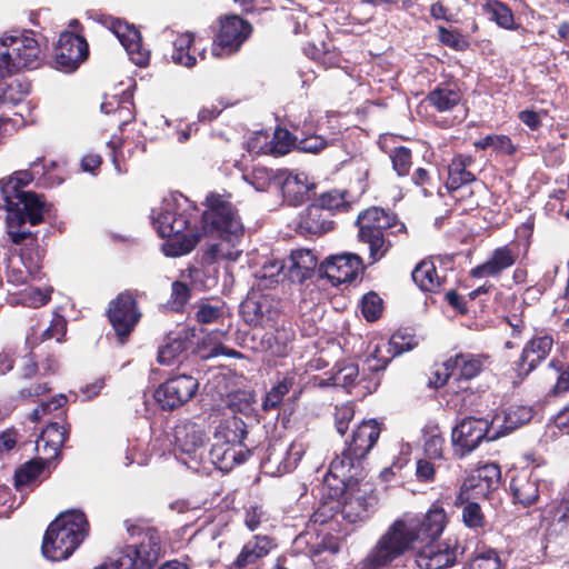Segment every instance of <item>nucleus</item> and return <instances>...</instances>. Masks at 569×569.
<instances>
[{
  "instance_id": "14",
  "label": "nucleus",
  "mask_w": 569,
  "mask_h": 569,
  "mask_svg": "<svg viewBox=\"0 0 569 569\" xmlns=\"http://www.w3.org/2000/svg\"><path fill=\"white\" fill-rule=\"evenodd\" d=\"M486 357L473 353H458L443 362V372L437 371V383L445 385L450 377L455 379H472L478 376L483 366Z\"/></svg>"
},
{
  "instance_id": "63",
  "label": "nucleus",
  "mask_w": 569,
  "mask_h": 569,
  "mask_svg": "<svg viewBox=\"0 0 569 569\" xmlns=\"http://www.w3.org/2000/svg\"><path fill=\"white\" fill-rule=\"evenodd\" d=\"M355 417V409L351 403H345L336 408L335 412V426L340 435H345L348 430L349 422Z\"/></svg>"
},
{
  "instance_id": "53",
  "label": "nucleus",
  "mask_w": 569,
  "mask_h": 569,
  "mask_svg": "<svg viewBox=\"0 0 569 569\" xmlns=\"http://www.w3.org/2000/svg\"><path fill=\"white\" fill-rule=\"evenodd\" d=\"M465 569H500V559L493 549L480 550Z\"/></svg>"
},
{
  "instance_id": "45",
  "label": "nucleus",
  "mask_w": 569,
  "mask_h": 569,
  "mask_svg": "<svg viewBox=\"0 0 569 569\" xmlns=\"http://www.w3.org/2000/svg\"><path fill=\"white\" fill-rule=\"evenodd\" d=\"M186 349V338L180 336L168 337L166 342L159 348L158 362L163 366H170Z\"/></svg>"
},
{
  "instance_id": "25",
  "label": "nucleus",
  "mask_w": 569,
  "mask_h": 569,
  "mask_svg": "<svg viewBox=\"0 0 569 569\" xmlns=\"http://www.w3.org/2000/svg\"><path fill=\"white\" fill-rule=\"evenodd\" d=\"M331 213L325 212L316 203L310 204L301 214L297 226L299 233L321 236L332 229Z\"/></svg>"
},
{
  "instance_id": "32",
  "label": "nucleus",
  "mask_w": 569,
  "mask_h": 569,
  "mask_svg": "<svg viewBox=\"0 0 569 569\" xmlns=\"http://www.w3.org/2000/svg\"><path fill=\"white\" fill-rule=\"evenodd\" d=\"M316 267L317 258L311 250H295L288 260V277L292 282H302L311 277Z\"/></svg>"
},
{
  "instance_id": "5",
  "label": "nucleus",
  "mask_w": 569,
  "mask_h": 569,
  "mask_svg": "<svg viewBox=\"0 0 569 569\" xmlns=\"http://www.w3.org/2000/svg\"><path fill=\"white\" fill-rule=\"evenodd\" d=\"M124 525L130 536L143 535V540L138 546L124 547L94 569H149L158 561L161 553L158 531L140 520L129 519Z\"/></svg>"
},
{
  "instance_id": "36",
  "label": "nucleus",
  "mask_w": 569,
  "mask_h": 569,
  "mask_svg": "<svg viewBox=\"0 0 569 569\" xmlns=\"http://www.w3.org/2000/svg\"><path fill=\"white\" fill-rule=\"evenodd\" d=\"M258 17L251 16V20L236 13L221 14L217 19L218 36H251L253 23H259Z\"/></svg>"
},
{
  "instance_id": "42",
  "label": "nucleus",
  "mask_w": 569,
  "mask_h": 569,
  "mask_svg": "<svg viewBox=\"0 0 569 569\" xmlns=\"http://www.w3.org/2000/svg\"><path fill=\"white\" fill-rule=\"evenodd\" d=\"M244 423L236 417L220 423L216 433L214 442H226L228 445L243 446L242 441L246 436Z\"/></svg>"
},
{
  "instance_id": "35",
  "label": "nucleus",
  "mask_w": 569,
  "mask_h": 569,
  "mask_svg": "<svg viewBox=\"0 0 569 569\" xmlns=\"http://www.w3.org/2000/svg\"><path fill=\"white\" fill-rule=\"evenodd\" d=\"M473 163V158L466 154H457L448 166V180L446 186L449 190H457L463 184L476 180L475 174L468 170Z\"/></svg>"
},
{
  "instance_id": "60",
  "label": "nucleus",
  "mask_w": 569,
  "mask_h": 569,
  "mask_svg": "<svg viewBox=\"0 0 569 569\" xmlns=\"http://www.w3.org/2000/svg\"><path fill=\"white\" fill-rule=\"evenodd\" d=\"M359 375L358 366L355 363H347L335 372L332 376L333 385L349 388L355 385Z\"/></svg>"
},
{
  "instance_id": "16",
  "label": "nucleus",
  "mask_w": 569,
  "mask_h": 569,
  "mask_svg": "<svg viewBox=\"0 0 569 569\" xmlns=\"http://www.w3.org/2000/svg\"><path fill=\"white\" fill-rule=\"evenodd\" d=\"M509 488L513 503L528 508L535 505L540 497L541 480L533 471L522 469L511 477Z\"/></svg>"
},
{
  "instance_id": "47",
  "label": "nucleus",
  "mask_w": 569,
  "mask_h": 569,
  "mask_svg": "<svg viewBox=\"0 0 569 569\" xmlns=\"http://www.w3.org/2000/svg\"><path fill=\"white\" fill-rule=\"evenodd\" d=\"M129 59L139 67H146L150 60V50L144 47L142 38H118Z\"/></svg>"
},
{
  "instance_id": "50",
  "label": "nucleus",
  "mask_w": 569,
  "mask_h": 569,
  "mask_svg": "<svg viewBox=\"0 0 569 569\" xmlns=\"http://www.w3.org/2000/svg\"><path fill=\"white\" fill-rule=\"evenodd\" d=\"M487 12L498 26L505 29H512L515 24L513 13L511 9L499 0H493L487 4Z\"/></svg>"
},
{
  "instance_id": "23",
  "label": "nucleus",
  "mask_w": 569,
  "mask_h": 569,
  "mask_svg": "<svg viewBox=\"0 0 569 569\" xmlns=\"http://www.w3.org/2000/svg\"><path fill=\"white\" fill-rule=\"evenodd\" d=\"M273 548L272 539L268 536L256 535L247 541L233 562L231 568L244 569L248 566L254 565L258 560L264 558Z\"/></svg>"
},
{
  "instance_id": "6",
  "label": "nucleus",
  "mask_w": 569,
  "mask_h": 569,
  "mask_svg": "<svg viewBox=\"0 0 569 569\" xmlns=\"http://www.w3.org/2000/svg\"><path fill=\"white\" fill-rule=\"evenodd\" d=\"M246 38H211V53L216 58H226L237 52ZM203 40L210 38H177L173 42L174 50L172 52V60L184 67H193L197 62V57H204Z\"/></svg>"
},
{
  "instance_id": "33",
  "label": "nucleus",
  "mask_w": 569,
  "mask_h": 569,
  "mask_svg": "<svg viewBox=\"0 0 569 569\" xmlns=\"http://www.w3.org/2000/svg\"><path fill=\"white\" fill-rule=\"evenodd\" d=\"M553 345L550 336H541L531 339L522 350L520 358V369L529 372L545 360Z\"/></svg>"
},
{
  "instance_id": "34",
  "label": "nucleus",
  "mask_w": 569,
  "mask_h": 569,
  "mask_svg": "<svg viewBox=\"0 0 569 569\" xmlns=\"http://www.w3.org/2000/svg\"><path fill=\"white\" fill-rule=\"evenodd\" d=\"M362 458L356 457L350 452V448H347L337 456L330 463L329 473L341 481L342 485L351 483L357 481L355 476L358 475Z\"/></svg>"
},
{
  "instance_id": "37",
  "label": "nucleus",
  "mask_w": 569,
  "mask_h": 569,
  "mask_svg": "<svg viewBox=\"0 0 569 569\" xmlns=\"http://www.w3.org/2000/svg\"><path fill=\"white\" fill-rule=\"evenodd\" d=\"M390 232L377 230H359L358 238L369 247V259L371 263L380 261L390 250L392 243L389 239Z\"/></svg>"
},
{
  "instance_id": "64",
  "label": "nucleus",
  "mask_w": 569,
  "mask_h": 569,
  "mask_svg": "<svg viewBox=\"0 0 569 569\" xmlns=\"http://www.w3.org/2000/svg\"><path fill=\"white\" fill-rule=\"evenodd\" d=\"M462 520L469 528H480L483 526V515L478 503L467 502L462 509Z\"/></svg>"
},
{
  "instance_id": "3",
  "label": "nucleus",
  "mask_w": 569,
  "mask_h": 569,
  "mask_svg": "<svg viewBox=\"0 0 569 569\" xmlns=\"http://www.w3.org/2000/svg\"><path fill=\"white\" fill-rule=\"evenodd\" d=\"M186 207V199L170 194L151 210L154 229L160 237L168 238L162 244V251L168 257L189 253L200 240L199 233L186 232L192 223Z\"/></svg>"
},
{
  "instance_id": "52",
  "label": "nucleus",
  "mask_w": 569,
  "mask_h": 569,
  "mask_svg": "<svg viewBox=\"0 0 569 569\" xmlns=\"http://www.w3.org/2000/svg\"><path fill=\"white\" fill-rule=\"evenodd\" d=\"M297 137L292 138L291 133L286 129H277L272 140H269L270 153L283 156L288 153L292 146L297 147Z\"/></svg>"
},
{
  "instance_id": "17",
  "label": "nucleus",
  "mask_w": 569,
  "mask_h": 569,
  "mask_svg": "<svg viewBox=\"0 0 569 569\" xmlns=\"http://www.w3.org/2000/svg\"><path fill=\"white\" fill-rule=\"evenodd\" d=\"M88 52L86 38H59L54 49L57 68L63 72H72L87 58Z\"/></svg>"
},
{
  "instance_id": "21",
  "label": "nucleus",
  "mask_w": 569,
  "mask_h": 569,
  "mask_svg": "<svg viewBox=\"0 0 569 569\" xmlns=\"http://www.w3.org/2000/svg\"><path fill=\"white\" fill-rule=\"evenodd\" d=\"M380 425L376 419L362 421L352 432L348 447L358 458H365L376 445L380 436Z\"/></svg>"
},
{
  "instance_id": "2",
  "label": "nucleus",
  "mask_w": 569,
  "mask_h": 569,
  "mask_svg": "<svg viewBox=\"0 0 569 569\" xmlns=\"http://www.w3.org/2000/svg\"><path fill=\"white\" fill-rule=\"evenodd\" d=\"M32 180L33 176L28 170L17 171L7 180H0V191L8 210L7 232L14 244H20L32 236L31 231L21 230L26 221L37 226L43 221L47 211L46 203L39 196L21 190Z\"/></svg>"
},
{
  "instance_id": "19",
  "label": "nucleus",
  "mask_w": 569,
  "mask_h": 569,
  "mask_svg": "<svg viewBox=\"0 0 569 569\" xmlns=\"http://www.w3.org/2000/svg\"><path fill=\"white\" fill-rule=\"evenodd\" d=\"M412 349V345L405 343V337L395 333L389 341L381 340L370 351L367 358L368 368L371 371L383 370L389 361L397 355Z\"/></svg>"
},
{
  "instance_id": "15",
  "label": "nucleus",
  "mask_w": 569,
  "mask_h": 569,
  "mask_svg": "<svg viewBox=\"0 0 569 569\" xmlns=\"http://www.w3.org/2000/svg\"><path fill=\"white\" fill-rule=\"evenodd\" d=\"M320 268L332 284H341L352 281L359 274L362 259L356 253L343 252L328 257Z\"/></svg>"
},
{
  "instance_id": "10",
  "label": "nucleus",
  "mask_w": 569,
  "mask_h": 569,
  "mask_svg": "<svg viewBox=\"0 0 569 569\" xmlns=\"http://www.w3.org/2000/svg\"><path fill=\"white\" fill-rule=\"evenodd\" d=\"M500 469L495 463H487L478 468L462 483L459 500L467 502L470 499L487 498L500 482Z\"/></svg>"
},
{
  "instance_id": "38",
  "label": "nucleus",
  "mask_w": 569,
  "mask_h": 569,
  "mask_svg": "<svg viewBox=\"0 0 569 569\" xmlns=\"http://www.w3.org/2000/svg\"><path fill=\"white\" fill-rule=\"evenodd\" d=\"M415 283L425 292H437L443 282L436 266L429 260H423L416 266L411 273Z\"/></svg>"
},
{
  "instance_id": "28",
  "label": "nucleus",
  "mask_w": 569,
  "mask_h": 569,
  "mask_svg": "<svg viewBox=\"0 0 569 569\" xmlns=\"http://www.w3.org/2000/svg\"><path fill=\"white\" fill-rule=\"evenodd\" d=\"M532 418V410L526 406H510L502 417L496 416L491 420V428L493 429L490 438L497 439L498 437L513 431L520 426L529 422Z\"/></svg>"
},
{
  "instance_id": "58",
  "label": "nucleus",
  "mask_w": 569,
  "mask_h": 569,
  "mask_svg": "<svg viewBox=\"0 0 569 569\" xmlns=\"http://www.w3.org/2000/svg\"><path fill=\"white\" fill-rule=\"evenodd\" d=\"M315 203L321 207L325 212L331 213L333 210L346 207L347 201L343 193L332 190L322 193Z\"/></svg>"
},
{
  "instance_id": "8",
  "label": "nucleus",
  "mask_w": 569,
  "mask_h": 569,
  "mask_svg": "<svg viewBox=\"0 0 569 569\" xmlns=\"http://www.w3.org/2000/svg\"><path fill=\"white\" fill-rule=\"evenodd\" d=\"M199 388L198 380L189 375L168 379L154 391V399L164 410H172L190 401Z\"/></svg>"
},
{
  "instance_id": "29",
  "label": "nucleus",
  "mask_w": 569,
  "mask_h": 569,
  "mask_svg": "<svg viewBox=\"0 0 569 569\" xmlns=\"http://www.w3.org/2000/svg\"><path fill=\"white\" fill-rule=\"evenodd\" d=\"M241 313L248 325L264 326L272 319V299L266 295L249 297L241 305Z\"/></svg>"
},
{
  "instance_id": "56",
  "label": "nucleus",
  "mask_w": 569,
  "mask_h": 569,
  "mask_svg": "<svg viewBox=\"0 0 569 569\" xmlns=\"http://www.w3.org/2000/svg\"><path fill=\"white\" fill-rule=\"evenodd\" d=\"M382 311V300L375 293L369 292L361 300V312L368 321L377 320Z\"/></svg>"
},
{
  "instance_id": "41",
  "label": "nucleus",
  "mask_w": 569,
  "mask_h": 569,
  "mask_svg": "<svg viewBox=\"0 0 569 569\" xmlns=\"http://www.w3.org/2000/svg\"><path fill=\"white\" fill-rule=\"evenodd\" d=\"M306 53L325 67L333 66L339 61L338 52L331 38H316V41L306 48Z\"/></svg>"
},
{
  "instance_id": "30",
  "label": "nucleus",
  "mask_w": 569,
  "mask_h": 569,
  "mask_svg": "<svg viewBox=\"0 0 569 569\" xmlns=\"http://www.w3.org/2000/svg\"><path fill=\"white\" fill-rule=\"evenodd\" d=\"M359 230H377L381 232H389L390 229L397 228V231H403L405 224L398 222L397 217L387 212L383 209L373 207L363 211L358 217Z\"/></svg>"
},
{
  "instance_id": "4",
  "label": "nucleus",
  "mask_w": 569,
  "mask_h": 569,
  "mask_svg": "<svg viewBox=\"0 0 569 569\" xmlns=\"http://www.w3.org/2000/svg\"><path fill=\"white\" fill-rule=\"evenodd\" d=\"M89 523L86 515L70 510L50 523L43 538L42 553L52 561L67 559L88 535Z\"/></svg>"
},
{
  "instance_id": "51",
  "label": "nucleus",
  "mask_w": 569,
  "mask_h": 569,
  "mask_svg": "<svg viewBox=\"0 0 569 569\" xmlns=\"http://www.w3.org/2000/svg\"><path fill=\"white\" fill-rule=\"evenodd\" d=\"M196 308V320L203 325L218 322L224 315L223 303L212 305L210 302L202 301L199 302Z\"/></svg>"
},
{
  "instance_id": "59",
  "label": "nucleus",
  "mask_w": 569,
  "mask_h": 569,
  "mask_svg": "<svg viewBox=\"0 0 569 569\" xmlns=\"http://www.w3.org/2000/svg\"><path fill=\"white\" fill-rule=\"evenodd\" d=\"M287 264L280 260H270L266 262L258 272V278L264 281V286H271L278 282V278L282 273Z\"/></svg>"
},
{
  "instance_id": "27",
  "label": "nucleus",
  "mask_w": 569,
  "mask_h": 569,
  "mask_svg": "<svg viewBox=\"0 0 569 569\" xmlns=\"http://www.w3.org/2000/svg\"><path fill=\"white\" fill-rule=\"evenodd\" d=\"M516 260V253L509 247L503 246L493 250L483 263L471 269L470 274L475 278L497 277L513 266Z\"/></svg>"
},
{
  "instance_id": "31",
  "label": "nucleus",
  "mask_w": 569,
  "mask_h": 569,
  "mask_svg": "<svg viewBox=\"0 0 569 569\" xmlns=\"http://www.w3.org/2000/svg\"><path fill=\"white\" fill-rule=\"evenodd\" d=\"M296 373L288 372L266 393L261 408L263 411L277 410L282 405L284 397L293 391L292 399L297 400L301 395V389H296Z\"/></svg>"
},
{
  "instance_id": "54",
  "label": "nucleus",
  "mask_w": 569,
  "mask_h": 569,
  "mask_svg": "<svg viewBox=\"0 0 569 569\" xmlns=\"http://www.w3.org/2000/svg\"><path fill=\"white\" fill-rule=\"evenodd\" d=\"M101 23L113 33V36H141L138 28L120 18L104 17Z\"/></svg>"
},
{
  "instance_id": "12",
  "label": "nucleus",
  "mask_w": 569,
  "mask_h": 569,
  "mask_svg": "<svg viewBox=\"0 0 569 569\" xmlns=\"http://www.w3.org/2000/svg\"><path fill=\"white\" fill-rule=\"evenodd\" d=\"M108 316L121 343H123L124 338L129 336L140 318L136 300L129 293H120L110 302Z\"/></svg>"
},
{
  "instance_id": "43",
  "label": "nucleus",
  "mask_w": 569,
  "mask_h": 569,
  "mask_svg": "<svg viewBox=\"0 0 569 569\" xmlns=\"http://www.w3.org/2000/svg\"><path fill=\"white\" fill-rule=\"evenodd\" d=\"M66 319L62 316L56 315L52 318L50 326L42 331L40 339L36 337L37 330L32 327L31 332H29L26 337V345L28 348L33 349L40 341L54 339L56 341L60 342L66 333Z\"/></svg>"
},
{
  "instance_id": "62",
  "label": "nucleus",
  "mask_w": 569,
  "mask_h": 569,
  "mask_svg": "<svg viewBox=\"0 0 569 569\" xmlns=\"http://www.w3.org/2000/svg\"><path fill=\"white\" fill-rule=\"evenodd\" d=\"M190 299V289L189 287L180 281H176L172 283L171 299L170 305L171 308L176 311L182 310V308L187 305Z\"/></svg>"
},
{
  "instance_id": "48",
  "label": "nucleus",
  "mask_w": 569,
  "mask_h": 569,
  "mask_svg": "<svg viewBox=\"0 0 569 569\" xmlns=\"http://www.w3.org/2000/svg\"><path fill=\"white\" fill-rule=\"evenodd\" d=\"M47 463L48 462L40 458V460H31L20 468L14 476V485L17 489L21 490L22 488L37 482L43 471L44 465Z\"/></svg>"
},
{
  "instance_id": "39",
  "label": "nucleus",
  "mask_w": 569,
  "mask_h": 569,
  "mask_svg": "<svg viewBox=\"0 0 569 569\" xmlns=\"http://www.w3.org/2000/svg\"><path fill=\"white\" fill-rule=\"evenodd\" d=\"M12 56L10 54V50L7 46L6 38H0V93L6 92L8 87L13 86L11 91L12 94L19 96L20 91L27 89V94L29 93V87L27 84L20 83L18 80H13L10 83H4L2 80L12 76L14 71V63L12 62Z\"/></svg>"
},
{
  "instance_id": "44",
  "label": "nucleus",
  "mask_w": 569,
  "mask_h": 569,
  "mask_svg": "<svg viewBox=\"0 0 569 569\" xmlns=\"http://www.w3.org/2000/svg\"><path fill=\"white\" fill-rule=\"evenodd\" d=\"M423 439H425V455L428 459L431 460H441L445 439L442 433L436 423H428L423 428Z\"/></svg>"
},
{
  "instance_id": "24",
  "label": "nucleus",
  "mask_w": 569,
  "mask_h": 569,
  "mask_svg": "<svg viewBox=\"0 0 569 569\" xmlns=\"http://www.w3.org/2000/svg\"><path fill=\"white\" fill-rule=\"evenodd\" d=\"M176 446L184 453H196L206 441L204 429L192 421H180L173 430Z\"/></svg>"
},
{
  "instance_id": "20",
  "label": "nucleus",
  "mask_w": 569,
  "mask_h": 569,
  "mask_svg": "<svg viewBox=\"0 0 569 569\" xmlns=\"http://www.w3.org/2000/svg\"><path fill=\"white\" fill-rule=\"evenodd\" d=\"M216 236L218 237V241L208 244L203 253V260L208 263L237 261L242 253V249L240 248L242 237H233V234Z\"/></svg>"
},
{
  "instance_id": "7",
  "label": "nucleus",
  "mask_w": 569,
  "mask_h": 569,
  "mask_svg": "<svg viewBox=\"0 0 569 569\" xmlns=\"http://www.w3.org/2000/svg\"><path fill=\"white\" fill-rule=\"evenodd\" d=\"M229 198L218 193L207 196V210L202 216L204 228L213 234L243 237L242 221Z\"/></svg>"
},
{
  "instance_id": "13",
  "label": "nucleus",
  "mask_w": 569,
  "mask_h": 569,
  "mask_svg": "<svg viewBox=\"0 0 569 569\" xmlns=\"http://www.w3.org/2000/svg\"><path fill=\"white\" fill-rule=\"evenodd\" d=\"M295 332L290 327H279L273 331L253 333L250 338V348L254 352L264 353L268 357H287L291 350Z\"/></svg>"
},
{
  "instance_id": "18",
  "label": "nucleus",
  "mask_w": 569,
  "mask_h": 569,
  "mask_svg": "<svg viewBox=\"0 0 569 569\" xmlns=\"http://www.w3.org/2000/svg\"><path fill=\"white\" fill-rule=\"evenodd\" d=\"M6 40L16 72L22 68L33 69L39 66L41 49L36 38H6Z\"/></svg>"
},
{
  "instance_id": "9",
  "label": "nucleus",
  "mask_w": 569,
  "mask_h": 569,
  "mask_svg": "<svg viewBox=\"0 0 569 569\" xmlns=\"http://www.w3.org/2000/svg\"><path fill=\"white\" fill-rule=\"evenodd\" d=\"M341 512L349 522H357L368 517L369 509L373 506L375 497L372 486L369 482L355 481L346 483Z\"/></svg>"
},
{
  "instance_id": "1",
  "label": "nucleus",
  "mask_w": 569,
  "mask_h": 569,
  "mask_svg": "<svg viewBox=\"0 0 569 569\" xmlns=\"http://www.w3.org/2000/svg\"><path fill=\"white\" fill-rule=\"evenodd\" d=\"M447 522L442 507L433 505L423 517L405 515L397 519L371 548L362 563L366 569H388L391 562L419 543L426 547L416 555L419 569H443L455 563L458 543L448 539L430 543L438 538Z\"/></svg>"
},
{
  "instance_id": "61",
  "label": "nucleus",
  "mask_w": 569,
  "mask_h": 569,
  "mask_svg": "<svg viewBox=\"0 0 569 569\" xmlns=\"http://www.w3.org/2000/svg\"><path fill=\"white\" fill-rule=\"evenodd\" d=\"M393 169L399 176H406L411 166V151L406 147L395 148L390 154Z\"/></svg>"
},
{
  "instance_id": "46",
  "label": "nucleus",
  "mask_w": 569,
  "mask_h": 569,
  "mask_svg": "<svg viewBox=\"0 0 569 569\" xmlns=\"http://www.w3.org/2000/svg\"><path fill=\"white\" fill-rule=\"evenodd\" d=\"M308 447L309 442L302 437L293 440L287 449L284 458L278 466V472L282 473L292 471L303 457Z\"/></svg>"
},
{
  "instance_id": "57",
  "label": "nucleus",
  "mask_w": 569,
  "mask_h": 569,
  "mask_svg": "<svg viewBox=\"0 0 569 569\" xmlns=\"http://www.w3.org/2000/svg\"><path fill=\"white\" fill-rule=\"evenodd\" d=\"M269 520L267 512L262 506H250L244 508L243 523L249 531H256L263 522Z\"/></svg>"
},
{
  "instance_id": "11",
  "label": "nucleus",
  "mask_w": 569,
  "mask_h": 569,
  "mask_svg": "<svg viewBox=\"0 0 569 569\" xmlns=\"http://www.w3.org/2000/svg\"><path fill=\"white\" fill-rule=\"evenodd\" d=\"M491 422L485 419L467 418L463 419L452 430V443L460 450L463 456L475 450L479 443L485 439L493 440Z\"/></svg>"
},
{
  "instance_id": "55",
  "label": "nucleus",
  "mask_w": 569,
  "mask_h": 569,
  "mask_svg": "<svg viewBox=\"0 0 569 569\" xmlns=\"http://www.w3.org/2000/svg\"><path fill=\"white\" fill-rule=\"evenodd\" d=\"M475 147L478 149H486L488 147H492L497 150H501L508 154H512L515 152V147L507 136H487L475 142Z\"/></svg>"
},
{
  "instance_id": "49",
  "label": "nucleus",
  "mask_w": 569,
  "mask_h": 569,
  "mask_svg": "<svg viewBox=\"0 0 569 569\" xmlns=\"http://www.w3.org/2000/svg\"><path fill=\"white\" fill-rule=\"evenodd\" d=\"M282 191L286 197L292 198V201H302L309 191L306 177L299 173L289 174L283 181Z\"/></svg>"
},
{
  "instance_id": "40",
  "label": "nucleus",
  "mask_w": 569,
  "mask_h": 569,
  "mask_svg": "<svg viewBox=\"0 0 569 569\" xmlns=\"http://www.w3.org/2000/svg\"><path fill=\"white\" fill-rule=\"evenodd\" d=\"M461 100L460 91L451 86L437 87L427 96V101L439 112L452 110Z\"/></svg>"
},
{
  "instance_id": "26",
  "label": "nucleus",
  "mask_w": 569,
  "mask_h": 569,
  "mask_svg": "<svg viewBox=\"0 0 569 569\" xmlns=\"http://www.w3.org/2000/svg\"><path fill=\"white\" fill-rule=\"evenodd\" d=\"M250 451L244 446L213 442L210 450L211 461L223 471H230L234 466L244 462Z\"/></svg>"
},
{
  "instance_id": "22",
  "label": "nucleus",
  "mask_w": 569,
  "mask_h": 569,
  "mask_svg": "<svg viewBox=\"0 0 569 569\" xmlns=\"http://www.w3.org/2000/svg\"><path fill=\"white\" fill-rule=\"evenodd\" d=\"M68 438V429L58 423H50L41 432L39 439L36 442V449L41 459L46 462H50L60 455L61 447Z\"/></svg>"
}]
</instances>
